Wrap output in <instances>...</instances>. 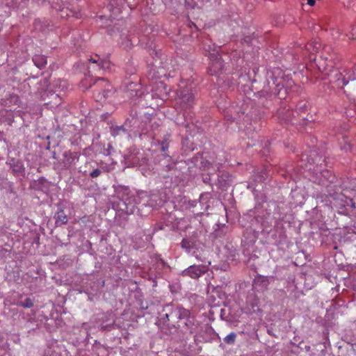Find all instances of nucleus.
Listing matches in <instances>:
<instances>
[{"label":"nucleus","instance_id":"a878e982","mask_svg":"<svg viewBox=\"0 0 356 356\" xmlns=\"http://www.w3.org/2000/svg\"><path fill=\"white\" fill-rule=\"evenodd\" d=\"M177 123L179 125H184L185 127H189V123L188 122H186V123H184V122H179L178 120L177 121Z\"/></svg>","mask_w":356,"mask_h":356},{"label":"nucleus","instance_id":"9d476101","mask_svg":"<svg viewBox=\"0 0 356 356\" xmlns=\"http://www.w3.org/2000/svg\"><path fill=\"white\" fill-rule=\"evenodd\" d=\"M63 165L65 168H68L72 165L74 164L76 162V160H78V157L76 156V153H72L70 151H66L63 154Z\"/></svg>","mask_w":356,"mask_h":356},{"label":"nucleus","instance_id":"9b49d317","mask_svg":"<svg viewBox=\"0 0 356 356\" xmlns=\"http://www.w3.org/2000/svg\"><path fill=\"white\" fill-rule=\"evenodd\" d=\"M140 86L136 83H131L127 88V93L131 98L140 97L143 92L140 90Z\"/></svg>","mask_w":356,"mask_h":356},{"label":"nucleus","instance_id":"c756f323","mask_svg":"<svg viewBox=\"0 0 356 356\" xmlns=\"http://www.w3.org/2000/svg\"><path fill=\"white\" fill-rule=\"evenodd\" d=\"M150 201H152V200H151ZM149 204L151 207H154V206H155V204H154L153 202H149Z\"/></svg>","mask_w":356,"mask_h":356},{"label":"nucleus","instance_id":"f257e3e1","mask_svg":"<svg viewBox=\"0 0 356 356\" xmlns=\"http://www.w3.org/2000/svg\"><path fill=\"white\" fill-rule=\"evenodd\" d=\"M264 90L267 94L278 96L280 99L285 98L286 94L283 77L275 76L273 71L268 72L266 74V81Z\"/></svg>","mask_w":356,"mask_h":356},{"label":"nucleus","instance_id":"f8f14e48","mask_svg":"<svg viewBox=\"0 0 356 356\" xmlns=\"http://www.w3.org/2000/svg\"><path fill=\"white\" fill-rule=\"evenodd\" d=\"M270 279H273V277L259 275L254 278V284L257 286H261V288L266 289L269 284Z\"/></svg>","mask_w":356,"mask_h":356},{"label":"nucleus","instance_id":"2eb2a0df","mask_svg":"<svg viewBox=\"0 0 356 356\" xmlns=\"http://www.w3.org/2000/svg\"><path fill=\"white\" fill-rule=\"evenodd\" d=\"M33 62L35 65L40 69L44 68L47 63V58L44 56L40 54L35 55L33 57Z\"/></svg>","mask_w":356,"mask_h":356},{"label":"nucleus","instance_id":"2f4dec72","mask_svg":"<svg viewBox=\"0 0 356 356\" xmlns=\"http://www.w3.org/2000/svg\"><path fill=\"white\" fill-rule=\"evenodd\" d=\"M84 173H85V174H87V173H88V171H87V170H85V171H84Z\"/></svg>","mask_w":356,"mask_h":356},{"label":"nucleus","instance_id":"b1692460","mask_svg":"<svg viewBox=\"0 0 356 356\" xmlns=\"http://www.w3.org/2000/svg\"><path fill=\"white\" fill-rule=\"evenodd\" d=\"M351 35L353 39H356V27L352 29Z\"/></svg>","mask_w":356,"mask_h":356},{"label":"nucleus","instance_id":"6ab92c4d","mask_svg":"<svg viewBox=\"0 0 356 356\" xmlns=\"http://www.w3.org/2000/svg\"><path fill=\"white\" fill-rule=\"evenodd\" d=\"M19 305L24 308H31L33 306V301L30 298H27L24 302H20Z\"/></svg>","mask_w":356,"mask_h":356},{"label":"nucleus","instance_id":"423d86ee","mask_svg":"<svg viewBox=\"0 0 356 356\" xmlns=\"http://www.w3.org/2000/svg\"><path fill=\"white\" fill-rule=\"evenodd\" d=\"M333 74L331 76H333V81H335L339 87H343L348 84L349 80L350 79V75L347 76L348 73L346 70H335L332 72Z\"/></svg>","mask_w":356,"mask_h":356},{"label":"nucleus","instance_id":"a211bd4d","mask_svg":"<svg viewBox=\"0 0 356 356\" xmlns=\"http://www.w3.org/2000/svg\"><path fill=\"white\" fill-rule=\"evenodd\" d=\"M236 334L234 332H231L224 339V341L227 344H233L235 342Z\"/></svg>","mask_w":356,"mask_h":356},{"label":"nucleus","instance_id":"ddd939ff","mask_svg":"<svg viewBox=\"0 0 356 356\" xmlns=\"http://www.w3.org/2000/svg\"><path fill=\"white\" fill-rule=\"evenodd\" d=\"M97 166V163L95 161H88L86 163V168L93 169L91 172H89L90 176L92 178H96L101 175L102 171L96 168Z\"/></svg>","mask_w":356,"mask_h":356},{"label":"nucleus","instance_id":"20e7f679","mask_svg":"<svg viewBox=\"0 0 356 356\" xmlns=\"http://www.w3.org/2000/svg\"><path fill=\"white\" fill-rule=\"evenodd\" d=\"M210 65L209 72L211 74H216L223 70L224 64L221 56L218 51L213 50V53L209 54Z\"/></svg>","mask_w":356,"mask_h":356},{"label":"nucleus","instance_id":"cd10ccee","mask_svg":"<svg viewBox=\"0 0 356 356\" xmlns=\"http://www.w3.org/2000/svg\"><path fill=\"white\" fill-rule=\"evenodd\" d=\"M307 3L310 6H314L315 3V0H307Z\"/></svg>","mask_w":356,"mask_h":356},{"label":"nucleus","instance_id":"393cba45","mask_svg":"<svg viewBox=\"0 0 356 356\" xmlns=\"http://www.w3.org/2000/svg\"><path fill=\"white\" fill-rule=\"evenodd\" d=\"M53 97L55 99V104H60V99L58 95H52Z\"/></svg>","mask_w":356,"mask_h":356},{"label":"nucleus","instance_id":"5701e85b","mask_svg":"<svg viewBox=\"0 0 356 356\" xmlns=\"http://www.w3.org/2000/svg\"><path fill=\"white\" fill-rule=\"evenodd\" d=\"M165 314H163L165 318L167 319L168 321H172L171 320V318H170V312H164Z\"/></svg>","mask_w":356,"mask_h":356},{"label":"nucleus","instance_id":"412c9836","mask_svg":"<svg viewBox=\"0 0 356 356\" xmlns=\"http://www.w3.org/2000/svg\"><path fill=\"white\" fill-rule=\"evenodd\" d=\"M24 170V168L23 167V165L21 162L19 161H16V163L13 165V171L15 172H19L21 173Z\"/></svg>","mask_w":356,"mask_h":356},{"label":"nucleus","instance_id":"7ed1b4c3","mask_svg":"<svg viewBox=\"0 0 356 356\" xmlns=\"http://www.w3.org/2000/svg\"><path fill=\"white\" fill-rule=\"evenodd\" d=\"M95 83H97L99 86L104 87L102 92L97 90L95 94L96 101L103 103L113 94L111 86L104 79H96Z\"/></svg>","mask_w":356,"mask_h":356},{"label":"nucleus","instance_id":"f03ea898","mask_svg":"<svg viewBox=\"0 0 356 356\" xmlns=\"http://www.w3.org/2000/svg\"><path fill=\"white\" fill-rule=\"evenodd\" d=\"M175 101L177 108L184 111L183 116L186 118V112L192 108L195 102L192 87L187 86L179 90Z\"/></svg>","mask_w":356,"mask_h":356},{"label":"nucleus","instance_id":"4468645a","mask_svg":"<svg viewBox=\"0 0 356 356\" xmlns=\"http://www.w3.org/2000/svg\"><path fill=\"white\" fill-rule=\"evenodd\" d=\"M54 218L57 226L65 225L68 221L67 217L63 209H60L56 213Z\"/></svg>","mask_w":356,"mask_h":356},{"label":"nucleus","instance_id":"aec40b11","mask_svg":"<svg viewBox=\"0 0 356 356\" xmlns=\"http://www.w3.org/2000/svg\"><path fill=\"white\" fill-rule=\"evenodd\" d=\"M320 47V44L318 42H315L314 44L312 43L307 44L305 45V48L308 51H310L312 53L317 51L318 48Z\"/></svg>","mask_w":356,"mask_h":356},{"label":"nucleus","instance_id":"c85d7f7f","mask_svg":"<svg viewBox=\"0 0 356 356\" xmlns=\"http://www.w3.org/2000/svg\"><path fill=\"white\" fill-rule=\"evenodd\" d=\"M350 202H351V207H352L353 208H355H355H356V203H355V202H353V199H351V200H350Z\"/></svg>","mask_w":356,"mask_h":356},{"label":"nucleus","instance_id":"4be33fe9","mask_svg":"<svg viewBox=\"0 0 356 356\" xmlns=\"http://www.w3.org/2000/svg\"><path fill=\"white\" fill-rule=\"evenodd\" d=\"M159 144L161 147V151L165 152L168 149V138L163 139L162 141L159 142Z\"/></svg>","mask_w":356,"mask_h":356},{"label":"nucleus","instance_id":"7c9ffc66","mask_svg":"<svg viewBox=\"0 0 356 356\" xmlns=\"http://www.w3.org/2000/svg\"><path fill=\"white\" fill-rule=\"evenodd\" d=\"M291 113V111H288V115L289 116Z\"/></svg>","mask_w":356,"mask_h":356},{"label":"nucleus","instance_id":"6e6552de","mask_svg":"<svg viewBox=\"0 0 356 356\" xmlns=\"http://www.w3.org/2000/svg\"><path fill=\"white\" fill-rule=\"evenodd\" d=\"M207 271V267L204 266L193 265L189 266L184 271V274L188 275L191 278L196 279L200 277Z\"/></svg>","mask_w":356,"mask_h":356},{"label":"nucleus","instance_id":"bb28decb","mask_svg":"<svg viewBox=\"0 0 356 356\" xmlns=\"http://www.w3.org/2000/svg\"><path fill=\"white\" fill-rule=\"evenodd\" d=\"M112 327V325L110 324V325H107L106 326H102L101 329L102 330H105V329H110Z\"/></svg>","mask_w":356,"mask_h":356},{"label":"nucleus","instance_id":"39448f33","mask_svg":"<svg viewBox=\"0 0 356 356\" xmlns=\"http://www.w3.org/2000/svg\"><path fill=\"white\" fill-rule=\"evenodd\" d=\"M163 312H170V318L172 321H176L181 319H184V317L188 315V309L183 307H173L172 305H166Z\"/></svg>","mask_w":356,"mask_h":356},{"label":"nucleus","instance_id":"dca6fc26","mask_svg":"<svg viewBox=\"0 0 356 356\" xmlns=\"http://www.w3.org/2000/svg\"><path fill=\"white\" fill-rule=\"evenodd\" d=\"M111 133L113 136H117L127 133L124 126H115L111 128Z\"/></svg>","mask_w":356,"mask_h":356},{"label":"nucleus","instance_id":"f3484780","mask_svg":"<svg viewBox=\"0 0 356 356\" xmlns=\"http://www.w3.org/2000/svg\"><path fill=\"white\" fill-rule=\"evenodd\" d=\"M193 245L194 243L188 238H184L181 242V248L186 252H190V250L193 248Z\"/></svg>","mask_w":356,"mask_h":356},{"label":"nucleus","instance_id":"0eeeda50","mask_svg":"<svg viewBox=\"0 0 356 356\" xmlns=\"http://www.w3.org/2000/svg\"><path fill=\"white\" fill-rule=\"evenodd\" d=\"M185 327L191 334L197 332L200 326V323L191 314L189 310H188L187 316L184 317Z\"/></svg>","mask_w":356,"mask_h":356},{"label":"nucleus","instance_id":"1a4fd4ad","mask_svg":"<svg viewBox=\"0 0 356 356\" xmlns=\"http://www.w3.org/2000/svg\"><path fill=\"white\" fill-rule=\"evenodd\" d=\"M89 61L96 64L99 70L104 71L111 70V62L107 59H101L98 55H95V58H90Z\"/></svg>","mask_w":356,"mask_h":356}]
</instances>
